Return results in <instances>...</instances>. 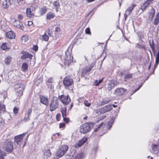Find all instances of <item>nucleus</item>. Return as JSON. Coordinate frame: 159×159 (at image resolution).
I'll return each instance as SVG.
<instances>
[{"instance_id":"nucleus-12","label":"nucleus","mask_w":159,"mask_h":159,"mask_svg":"<svg viewBox=\"0 0 159 159\" xmlns=\"http://www.w3.org/2000/svg\"><path fill=\"white\" fill-rule=\"evenodd\" d=\"M40 102L46 106H48V100L47 97L43 96H40Z\"/></svg>"},{"instance_id":"nucleus-57","label":"nucleus","mask_w":159,"mask_h":159,"mask_svg":"<svg viewBox=\"0 0 159 159\" xmlns=\"http://www.w3.org/2000/svg\"><path fill=\"white\" fill-rule=\"evenodd\" d=\"M18 19H19V20H22L23 18V17L22 15L21 14H19L18 15Z\"/></svg>"},{"instance_id":"nucleus-46","label":"nucleus","mask_w":159,"mask_h":159,"mask_svg":"<svg viewBox=\"0 0 159 159\" xmlns=\"http://www.w3.org/2000/svg\"><path fill=\"white\" fill-rule=\"evenodd\" d=\"M84 104L85 106L87 107H89L91 105V104L87 100H85L84 101Z\"/></svg>"},{"instance_id":"nucleus-40","label":"nucleus","mask_w":159,"mask_h":159,"mask_svg":"<svg viewBox=\"0 0 159 159\" xmlns=\"http://www.w3.org/2000/svg\"><path fill=\"white\" fill-rule=\"evenodd\" d=\"M5 111V107L4 105L0 104V111Z\"/></svg>"},{"instance_id":"nucleus-45","label":"nucleus","mask_w":159,"mask_h":159,"mask_svg":"<svg viewBox=\"0 0 159 159\" xmlns=\"http://www.w3.org/2000/svg\"><path fill=\"white\" fill-rule=\"evenodd\" d=\"M103 124V123L102 122L100 125H99L98 126L97 128L95 129V130H94V132H97L98 131V129L101 128V127L102 125Z\"/></svg>"},{"instance_id":"nucleus-64","label":"nucleus","mask_w":159,"mask_h":159,"mask_svg":"<svg viewBox=\"0 0 159 159\" xmlns=\"http://www.w3.org/2000/svg\"><path fill=\"white\" fill-rule=\"evenodd\" d=\"M103 78H102L101 79L99 80L98 81L99 84H101L103 80Z\"/></svg>"},{"instance_id":"nucleus-26","label":"nucleus","mask_w":159,"mask_h":159,"mask_svg":"<svg viewBox=\"0 0 159 159\" xmlns=\"http://www.w3.org/2000/svg\"><path fill=\"white\" fill-rule=\"evenodd\" d=\"M52 155L50 149L45 150L44 152V155L47 157H50Z\"/></svg>"},{"instance_id":"nucleus-41","label":"nucleus","mask_w":159,"mask_h":159,"mask_svg":"<svg viewBox=\"0 0 159 159\" xmlns=\"http://www.w3.org/2000/svg\"><path fill=\"white\" fill-rule=\"evenodd\" d=\"M48 36L46 34L43 36V39L46 41H48Z\"/></svg>"},{"instance_id":"nucleus-3","label":"nucleus","mask_w":159,"mask_h":159,"mask_svg":"<svg viewBox=\"0 0 159 159\" xmlns=\"http://www.w3.org/2000/svg\"><path fill=\"white\" fill-rule=\"evenodd\" d=\"M3 148L7 152H11L13 149V143L10 139H7L5 142Z\"/></svg>"},{"instance_id":"nucleus-2","label":"nucleus","mask_w":159,"mask_h":159,"mask_svg":"<svg viewBox=\"0 0 159 159\" xmlns=\"http://www.w3.org/2000/svg\"><path fill=\"white\" fill-rule=\"evenodd\" d=\"M68 148V146L66 145L60 147L57 150L56 153L57 158L58 159L63 156L67 152Z\"/></svg>"},{"instance_id":"nucleus-30","label":"nucleus","mask_w":159,"mask_h":159,"mask_svg":"<svg viewBox=\"0 0 159 159\" xmlns=\"http://www.w3.org/2000/svg\"><path fill=\"white\" fill-rule=\"evenodd\" d=\"M110 100L108 98L104 99L101 102V105H103L105 104L109 103V102H110Z\"/></svg>"},{"instance_id":"nucleus-37","label":"nucleus","mask_w":159,"mask_h":159,"mask_svg":"<svg viewBox=\"0 0 159 159\" xmlns=\"http://www.w3.org/2000/svg\"><path fill=\"white\" fill-rule=\"evenodd\" d=\"M1 48L3 50L7 49V44L6 43H3L1 46Z\"/></svg>"},{"instance_id":"nucleus-15","label":"nucleus","mask_w":159,"mask_h":159,"mask_svg":"<svg viewBox=\"0 0 159 159\" xmlns=\"http://www.w3.org/2000/svg\"><path fill=\"white\" fill-rule=\"evenodd\" d=\"M32 55L30 53H28V52H25L24 53V54H23V55L21 56V58L22 59H25L27 58H29L28 60H27V61H29L30 60H31V59L32 58Z\"/></svg>"},{"instance_id":"nucleus-4","label":"nucleus","mask_w":159,"mask_h":159,"mask_svg":"<svg viewBox=\"0 0 159 159\" xmlns=\"http://www.w3.org/2000/svg\"><path fill=\"white\" fill-rule=\"evenodd\" d=\"M59 102L58 99L53 97V100L50 104V110L51 111H53L57 108L59 105Z\"/></svg>"},{"instance_id":"nucleus-24","label":"nucleus","mask_w":159,"mask_h":159,"mask_svg":"<svg viewBox=\"0 0 159 159\" xmlns=\"http://www.w3.org/2000/svg\"><path fill=\"white\" fill-rule=\"evenodd\" d=\"M61 112L62 113L63 117H66V108L63 107L61 109Z\"/></svg>"},{"instance_id":"nucleus-20","label":"nucleus","mask_w":159,"mask_h":159,"mask_svg":"<svg viewBox=\"0 0 159 159\" xmlns=\"http://www.w3.org/2000/svg\"><path fill=\"white\" fill-rule=\"evenodd\" d=\"M55 15L51 12H48L46 15V19L48 20H50L53 19Z\"/></svg>"},{"instance_id":"nucleus-52","label":"nucleus","mask_w":159,"mask_h":159,"mask_svg":"<svg viewBox=\"0 0 159 159\" xmlns=\"http://www.w3.org/2000/svg\"><path fill=\"white\" fill-rule=\"evenodd\" d=\"M149 4L150 3L148 2V1H146L143 4L145 6V7L146 8L148 7Z\"/></svg>"},{"instance_id":"nucleus-25","label":"nucleus","mask_w":159,"mask_h":159,"mask_svg":"<svg viewBox=\"0 0 159 159\" xmlns=\"http://www.w3.org/2000/svg\"><path fill=\"white\" fill-rule=\"evenodd\" d=\"M53 4L56 7V10L57 12L60 7L59 2L58 1H55L54 2Z\"/></svg>"},{"instance_id":"nucleus-6","label":"nucleus","mask_w":159,"mask_h":159,"mask_svg":"<svg viewBox=\"0 0 159 159\" xmlns=\"http://www.w3.org/2000/svg\"><path fill=\"white\" fill-rule=\"evenodd\" d=\"M73 57L70 54L68 51L65 52V63L69 65V63L72 61Z\"/></svg>"},{"instance_id":"nucleus-18","label":"nucleus","mask_w":159,"mask_h":159,"mask_svg":"<svg viewBox=\"0 0 159 159\" xmlns=\"http://www.w3.org/2000/svg\"><path fill=\"white\" fill-rule=\"evenodd\" d=\"M152 152L156 154L158 152L159 150L158 148L157 145V144H153L152 145Z\"/></svg>"},{"instance_id":"nucleus-7","label":"nucleus","mask_w":159,"mask_h":159,"mask_svg":"<svg viewBox=\"0 0 159 159\" xmlns=\"http://www.w3.org/2000/svg\"><path fill=\"white\" fill-rule=\"evenodd\" d=\"M63 81L64 84L66 87H68L71 85L73 82V80L69 76L66 77L64 78Z\"/></svg>"},{"instance_id":"nucleus-16","label":"nucleus","mask_w":159,"mask_h":159,"mask_svg":"<svg viewBox=\"0 0 159 159\" xmlns=\"http://www.w3.org/2000/svg\"><path fill=\"white\" fill-rule=\"evenodd\" d=\"M116 85V82L114 81H110L108 84L107 89L109 91H111L114 87Z\"/></svg>"},{"instance_id":"nucleus-63","label":"nucleus","mask_w":159,"mask_h":159,"mask_svg":"<svg viewBox=\"0 0 159 159\" xmlns=\"http://www.w3.org/2000/svg\"><path fill=\"white\" fill-rule=\"evenodd\" d=\"M146 8V7H145V6L144 5H143V4L141 6V9H142V10H144Z\"/></svg>"},{"instance_id":"nucleus-11","label":"nucleus","mask_w":159,"mask_h":159,"mask_svg":"<svg viewBox=\"0 0 159 159\" xmlns=\"http://www.w3.org/2000/svg\"><path fill=\"white\" fill-rule=\"evenodd\" d=\"M24 86L21 83L17 84L15 85V89L18 92L20 91L22 93L23 90H24Z\"/></svg>"},{"instance_id":"nucleus-34","label":"nucleus","mask_w":159,"mask_h":159,"mask_svg":"<svg viewBox=\"0 0 159 159\" xmlns=\"http://www.w3.org/2000/svg\"><path fill=\"white\" fill-rule=\"evenodd\" d=\"M46 84H49L50 83H52L54 82L53 78H50L48 79L46 81Z\"/></svg>"},{"instance_id":"nucleus-27","label":"nucleus","mask_w":159,"mask_h":159,"mask_svg":"<svg viewBox=\"0 0 159 159\" xmlns=\"http://www.w3.org/2000/svg\"><path fill=\"white\" fill-rule=\"evenodd\" d=\"M26 14L27 16L29 17H31L34 15L31 13V10L30 8H27L26 9Z\"/></svg>"},{"instance_id":"nucleus-21","label":"nucleus","mask_w":159,"mask_h":159,"mask_svg":"<svg viewBox=\"0 0 159 159\" xmlns=\"http://www.w3.org/2000/svg\"><path fill=\"white\" fill-rule=\"evenodd\" d=\"M114 122V119L111 118L108 122L107 124V129H110Z\"/></svg>"},{"instance_id":"nucleus-54","label":"nucleus","mask_w":159,"mask_h":159,"mask_svg":"<svg viewBox=\"0 0 159 159\" xmlns=\"http://www.w3.org/2000/svg\"><path fill=\"white\" fill-rule=\"evenodd\" d=\"M65 125V123H61L59 125V128H63Z\"/></svg>"},{"instance_id":"nucleus-35","label":"nucleus","mask_w":159,"mask_h":159,"mask_svg":"<svg viewBox=\"0 0 159 159\" xmlns=\"http://www.w3.org/2000/svg\"><path fill=\"white\" fill-rule=\"evenodd\" d=\"M150 45V47L153 51H154L155 49L154 43L153 40H152V41L150 40L149 42Z\"/></svg>"},{"instance_id":"nucleus-44","label":"nucleus","mask_w":159,"mask_h":159,"mask_svg":"<svg viewBox=\"0 0 159 159\" xmlns=\"http://www.w3.org/2000/svg\"><path fill=\"white\" fill-rule=\"evenodd\" d=\"M7 6H10L13 2L11 0H5Z\"/></svg>"},{"instance_id":"nucleus-36","label":"nucleus","mask_w":159,"mask_h":159,"mask_svg":"<svg viewBox=\"0 0 159 159\" xmlns=\"http://www.w3.org/2000/svg\"><path fill=\"white\" fill-rule=\"evenodd\" d=\"M48 86V88L49 89H52L53 88L54 85V83H50L49 84H46Z\"/></svg>"},{"instance_id":"nucleus-43","label":"nucleus","mask_w":159,"mask_h":159,"mask_svg":"<svg viewBox=\"0 0 159 159\" xmlns=\"http://www.w3.org/2000/svg\"><path fill=\"white\" fill-rule=\"evenodd\" d=\"M28 39V38L26 36H23L21 38L22 41H23L24 42H25L27 41Z\"/></svg>"},{"instance_id":"nucleus-33","label":"nucleus","mask_w":159,"mask_h":159,"mask_svg":"<svg viewBox=\"0 0 159 159\" xmlns=\"http://www.w3.org/2000/svg\"><path fill=\"white\" fill-rule=\"evenodd\" d=\"M11 57H8L6 58L5 60V62L6 64L9 65L10 64L11 61Z\"/></svg>"},{"instance_id":"nucleus-9","label":"nucleus","mask_w":159,"mask_h":159,"mask_svg":"<svg viewBox=\"0 0 159 159\" xmlns=\"http://www.w3.org/2000/svg\"><path fill=\"white\" fill-rule=\"evenodd\" d=\"M126 90L123 88H117L116 89L115 94L117 96H120L126 93Z\"/></svg>"},{"instance_id":"nucleus-13","label":"nucleus","mask_w":159,"mask_h":159,"mask_svg":"<svg viewBox=\"0 0 159 159\" xmlns=\"http://www.w3.org/2000/svg\"><path fill=\"white\" fill-rule=\"evenodd\" d=\"M87 140V138H83L79 142L75 144V147L76 148H78L80 147L85 143Z\"/></svg>"},{"instance_id":"nucleus-23","label":"nucleus","mask_w":159,"mask_h":159,"mask_svg":"<svg viewBox=\"0 0 159 159\" xmlns=\"http://www.w3.org/2000/svg\"><path fill=\"white\" fill-rule=\"evenodd\" d=\"M47 8L43 6L40 9L39 12L41 15H43L46 12Z\"/></svg>"},{"instance_id":"nucleus-62","label":"nucleus","mask_w":159,"mask_h":159,"mask_svg":"<svg viewBox=\"0 0 159 159\" xmlns=\"http://www.w3.org/2000/svg\"><path fill=\"white\" fill-rule=\"evenodd\" d=\"M48 34L49 36H51V34H52L51 33V31H50L49 29H48Z\"/></svg>"},{"instance_id":"nucleus-48","label":"nucleus","mask_w":159,"mask_h":159,"mask_svg":"<svg viewBox=\"0 0 159 159\" xmlns=\"http://www.w3.org/2000/svg\"><path fill=\"white\" fill-rule=\"evenodd\" d=\"M13 110L14 113L16 115L18 113L19 109L17 108L16 107H15L14 108Z\"/></svg>"},{"instance_id":"nucleus-39","label":"nucleus","mask_w":159,"mask_h":159,"mask_svg":"<svg viewBox=\"0 0 159 159\" xmlns=\"http://www.w3.org/2000/svg\"><path fill=\"white\" fill-rule=\"evenodd\" d=\"M32 112V110L31 108H29L28 109L27 113H26V115L28 116H30Z\"/></svg>"},{"instance_id":"nucleus-8","label":"nucleus","mask_w":159,"mask_h":159,"mask_svg":"<svg viewBox=\"0 0 159 159\" xmlns=\"http://www.w3.org/2000/svg\"><path fill=\"white\" fill-rule=\"evenodd\" d=\"M25 134L26 133H24L22 134L15 137L14 138L15 142L17 143V144H20V143L23 141L24 136Z\"/></svg>"},{"instance_id":"nucleus-14","label":"nucleus","mask_w":159,"mask_h":159,"mask_svg":"<svg viewBox=\"0 0 159 159\" xmlns=\"http://www.w3.org/2000/svg\"><path fill=\"white\" fill-rule=\"evenodd\" d=\"M14 25L21 29H23L24 28L22 23L19 20H15L14 22Z\"/></svg>"},{"instance_id":"nucleus-51","label":"nucleus","mask_w":159,"mask_h":159,"mask_svg":"<svg viewBox=\"0 0 159 159\" xmlns=\"http://www.w3.org/2000/svg\"><path fill=\"white\" fill-rule=\"evenodd\" d=\"M63 120L64 121L66 122V123H68L69 122V118H68L66 117H63Z\"/></svg>"},{"instance_id":"nucleus-56","label":"nucleus","mask_w":159,"mask_h":159,"mask_svg":"<svg viewBox=\"0 0 159 159\" xmlns=\"http://www.w3.org/2000/svg\"><path fill=\"white\" fill-rule=\"evenodd\" d=\"M98 148L97 147H95L93 150V151L95 154L98 151Z\"/></svg>"},{"instance_id":"nucleus-17","label":"nucleus","mask_w":159,"mask_h":159,"mask_svg":"<svg viewBox=\"0 0 159 159\" xmlns=\"http://www.w3.org/2000/svg\"><path fill=\"white\" fill-rule=\"evenodd\" d=\"M6 36L10 39H13L15 38V35L14 33L12 31H10L6 33Z\"/></svg>"},{"instance_id":"nucleus-59","label":"nucleus","mask_w":159,"mask_h":159,"mask_svg":"<svg viewBox=\"0 0 159 159\" xmlns=\"http://www.w3.org/2000/svg\"><path fill=\"white\" fill-rule=\"evenodd\" d=\"M33 49L35 51H37L38 50V47L37 45L34 46L33 47Z\"/></svg>"},{"instance_id":"nucleus-32","label":"nucleus","mask_w":159,"mask_h":159,"mask_svg":"<svg viewBox=\"0 0 159 159\" xmlns=\"http://www.w3.org/2000/svg\"><path fill=\"white\" fill-rule=\"evenodd\" d=\"M84 153H81L77 155L75 159H82L84 157Z\"/></svg>"},{"instance_id":"nucleus-10","label":"nucleus","mask_w":159,"mask_h":159,"mask_svg":"<svg viewBox=\"0 0 159 159\" xmlns=\"http://www.w3.org/2000/svg\"><path fill=\"white\" fill-rule=\"evenodd\" d=\"M112 105H108L101 108V109H100L99 111L101 114L110 111L112 109Z\"/></svg>"},{"instance_id":"nucleus-58","label":"nucleus","mask_w":159,"mask_h":159,"mask_svg":"<svg viewBox=\"0 0 159 159\" xmlns=\"http://www.w3.org/2000/svg\"><path fill=\"white\" fill-rule=\"evenodd\" d=\"M61 29L60 28L57 27L55 29V31L56 32H59L60 31Z\"/></svg>"},{"instance_id":"nucleus-49","label":"nucleus","mask_w":159,"mask_h":159,"mask_svg":"<svg viewBox=\"0 0 159 159\" xmlns=\"http://www.w3.org/2000/svg\"><path fill=\"white\" fill-rule=\"evenodd\" d=\"M85 32L86 34H91L90 29L89 28H86L85 30Z\"/></svg>"},{"instance_id":"nucleus-31","label":"nucleus","mask_w":159,"mask_h":159,"mask_svg":"<svg viewBox=\"0 0 159 159\" xmlns=\"http://www.w3.org/2000/svg\"><path fill=\"white\" fill-rule=\"evenodd\" d=\"M159 63V52L157 53L156 58V63L155 64L154 67H156Z\"/></svg>"},{"instance_id":"nucleus-22","label":"nucleus","mask_w":159,"mask_h":159,"mask_svg":"<svg viewBox=\"0 0 159 159\" xmlns=\"http://www.w3.org/2000/svg\"><path fill=\"white\" fill-rule=\"evenodd\" d=\"M92 69V67L90 66L87 67L85 68L83 70L82 73V75L83 76L84 73H86L87 72H89Z\"/></svg>"},{"instance_id":"nucleus-28","label":"nucleus","mask_w":159,"mask_h":159,"mask_svg":"<svg viewBox=\"0 0 159 159\" xmlns=\"http://www.w3.org/2000/svg\"><path fill=\"white\" fill-rule=\"evenodd\" d=\"M159 22V13H158L156 15L155 18L154 20V24L155 25H157Z\"/></svg>"},{"instance_id":"nucleus-42","label":"nucleus","mask_w":159,"mask_h":159,"mask_svg":"<svg viewBox=\"0 0 159 159\" xmlns=\"http://www.w3.org/2000/svg\"><path fill=\"white\" fill-rule=\"evenodd\" d=\"M132 78V75L130 74L125 75V79H129Z\"/></svg>"},{"instance_id":"nucleus-5","label":"nucleus","mask_w":159,"mask_h":159,"mask_svg":"<svg viewBox=\"0 0 159 159\" xmlns=\"http://www.w3.org/2000/svg\"><path fill=\"white\" fill-rule=\"evenodd\" d=\"M59 99L64 104L67 105L70 102V98L68 95L66 96L64 95H59Z\"/></svg>"},{"instance_id":"nucleus-47","label":"nucleus","mask_w":159,"mask_h":159,"mask_svg":"<svg viewBox=\"0 0 159 159\" xmlns=\"http://www.w3.org/2000/svg\"><path fill=\"white\" fill-rule=\"evenodd\" d=\"M30 116H27V117L25 116L23 120L25 122L29 121L30 120Z\"/></svg>"},{"instance_id":"nucleus-55","label":"nucleus","mask_w":159,"mask_h":159,"mask_svg":"<svg viewBox=\"0 0 159 159\" xmlns=\"http://www.w3.org/2000/svg\"><path fill=\"white\" fill-rule=\"evenodd\" d=\"M100 84H99L98 81L97 80H96L94 83L93 84V85L95 86H98Z\"/></svg>"},{"instance_id":"nucleus-19","label":"nucleus","mask_w":159,"mask_h":159,"mask_svg":"<svg viewBox=\"0 0 159 159\" xmlns=\"http://www.w3.org/2000/svg\"><path fill=\"white\" fill-rule=\"evenodd\" d=\"M155 13V9L153 7H152L149 12V17H151V19L152 20L154 16Z\"/></svg>"},{"instance_id":"nucleus-1","label":"nucleus","mask_w":159,"mask_h":159,"mask_svg":"<svg viewBox=\"0 0 159 159\" xmlns=\"http://www.w3.org/2000/svg\"><path fill=\"white\" fill-rule=\"evenodd\" d=\"M93 124L91 122H86L80 126V133L84 134L89 132L93 128Z\"/></svg>"},{"instance_id":"nucleus-38","label":"nucleus","mask_w":159,"mask_h":159,"mask_svg":"<svg viewBox=\"0 0 159 159\" xmlns=\"http://www.w3.org/2000/svg\"><path fill=\"white\" fill-rule=\"evenodd\" d=\"M7 3L6 1L4 0V1L3 2L2 4V7L4 8H7L9 7V6H7Z\"/></svg>"},{"instance_id":"nucleus-50","label":"nucleus","mask_w":159,"mask_h":159,"mask_svg":"<svg viewBox=\"0 0 159 159\" xmlns=\"http://www.w3.org/2000/svg\"><path fill=\"white\" fill-rule=\"evenodd\" d=\"M136 5L135 4H132L131 5V6L129 7L128 9L131 11H132L133 10V9L134 7Z\"/></svg>"},{"instance_id":"nucleus-60","label":"nucleus","mask_w":159,"mask_h":159,"mask_svg":"<svg viewBox=\"0 0 159 159\" xmlns=\"http://www.w3.org/2000/svg\"><path fill=\"white\" fill-rule=\"evenodd\" d=\"M143 84H142L138 88V89H135V90H134V92L133 93H135L136 91H137V90H138L141 87V86H142V85H143Z\"/></svg>"},{"instance_id":"nucleus-53","label":"nucleus","mask_w":159,"mask_h":159,"mask_svg":"<svg viewBox=\"0 0 159 159\" xmlns=\"http://www.w3.org/2000/svg\"><path fill=\"white\" fill-rule=\"evenodd\" d=\"M131 12V11L127 9L125 13L127 14V15H129Z\"/></svg>"},{"instance_id":"nucleus-61","label":"nucleus","mask_w":159,"mask_h":159,"mask_svg":"<svg viewBox=\"0 0 159 159\" xmlns=\"http://www.w3.org/2000/svg\"><path fill=\"white\" fill-rule=\"evenodd\" d=\"M33 24V22L31 21L28 22V25L29 26H31Z\"/></svg>"},{"instance_id":"nucleus-29","label":"nucleus","mask_w":159,"mask_h":159,"mask_svg":"<svg viewBox=\"0 0 159 159\" xmlns=\"http://www.w3.org/2000/svg\"><path fill=\"white\" fill-rule=\"evenodd\" d=\"M28 68V65L25 62L23 63L22 66V70L24 71H25L27 70Z\"/></svg>"}]
</instances>
